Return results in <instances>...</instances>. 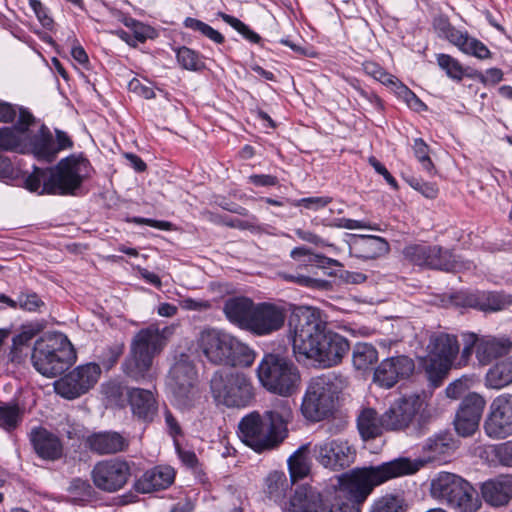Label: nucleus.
<instances>
[{
	"instance_id": "f257e3e1",
	"label": "nucleus",
	"mask_w": 512,
	"mask_h": 512,
	"mask_svg": "<svg viewBox=\"0 0 512 512\" xmlns=\"http://www.w3.org/2000/svg\"><path fill=\"white\" fill-rule=\"evenodd\" d=\"M457 441L449 431L428 437L422 445L423 458L398 457L378 465L355 468L348 474V487L354 502L363 503L374 488L390 480L416 474L427 463L452 455Z\"/></svg>"
},
{
	"instance_id": "f03ea898",
	"label": "nucleus",
	"mask_w": 512,
	"mask_h": 512,
	"mask_svg": "<svg viewBox=\"0 0 512 512\" xmlns=\"http://www.w3.org/2000/svg\"><path fill=\"white\" fill-rule=\"evenodd\" d=\"M293 352L317 363L321 368H330L342 362L350 350L348 340L327 328L320 311L311 307L297 308L290 320Z\"/></svg>"
},
{
	"instance_id": "7ed1b4c3",
	"label": "nucleus",
	"mask_w": 512,
	"mask_h": 512,
	"mask_svg": "<svg viewBox=\"0 0 512 512\" xmlns=\"http://www.w3.org/2000/svg\"><path fill=\"white\" fill-rule=\"evenodd\" d=\"M90 163L81 155L72 154L61 159L53 168L34 166L26 178V188L39 194L75 195L89 176Z\"/></svg>"
},
{
	"instance_id": "20e7f679",
	"label": "nucleus",
	"mask_w": 512,
	"mask_h": 512,
	"mask_svg": "<svg viewBox=\"0 0 512 512\" xmlns=\"http://www.w3.org/2000/svg\"><path fill=\"white\" fill-rule=\"evenodd\" d=\"M198 351L212 364L249 367L254 351L235 336L216 328H205L197 337Z\"/></svg>"
},
{
	"instance_id": "39448f33",
	"label": "nucleus",
	"mask_w": 512,
	"mask_h": 512,
	"mask_svg": "<svg viewBox=\"0 0 512 512\" xmlns=\"http://www.w3.org/2000/svg\"><path fill=\"white\" fill-rule=\"evenodd\" d=\"M346 378L334 371L312 377L302 397L300 411L311 422H319L333 414Z\"/></svg>"
},
{
	"instance_id": "423d86ee",
	"label": "nucleus",
	"mask_w": 512,
	"mask_h": 512,
	"mask_svg": "<svg viewBox=\"0 0 512 512\" xmlns=\"http://www.w3.org/2000/svg\"><path fill=\"white\" fill-rule=\"evenodd\" d=\"M430 495L457 512H477L482 502L474 486L462 476L439 472L430 481Z\"/></svg>"
},
{
	"instance_id": "0eeeda50",
	"label": "nucleus",
	"mask_w": 512,
	"mask_h": 512,
	"mask_svg": "<svg viewBox=\"0 0 512 512\" xmlns=\"http://www.w3.org/2000/svg\"><path fill=\"white\" fill-rule=\"evenodd\" d=\"M155 325L139 330L133 337L129 355L122 364L123 372L135 381L146 379L154 357L166 346L165 332Z\"/></svg>"
},
{
	"instance_id": "6e6552de",
	"label": "nucleus",
	"mask_w": 512,
	"mask_h": 512,
	"mask_svg": "<svg viewBox=\"0 0 512 512\" xmlns=\"http://www.w3.org/2000/svg\"><path fill=\"white\" fill-rule=\"evenodd\" d=\"M261 386L268 392L290 397L297 392L301 382L297 366L287 357L266 353L256 368Z\"/></svg>"
},
{
	"instance_id": "1a4fd4ad",
	"label": "nucleus",
	"mask_w": 512,
	"mask_h": 512,
	"mask_svg": "<svg viewBox=\"0 0 512 512\" xmlns=\"http://www.w3.org/2000/svg\"><path fill=\"white\" fill-rule=\"evenodd\" d=\"M31 359L39 373L56 377L74 363L76 354L67 337L59 335L36 341Z\"/></svg>"
},
{
	"instance_id": "9d476101",
	"label": "nucleus",
	"mask_w": 512,
	"mask_h": 512,
	"mask_svg": "<svg viewBox=\"0 0 512 512\" xmlns=\"http://www.w3.org/2000/svg\"><path fill=\"white\" fill-rule=\"evenodd\" d=\"M459 343L456 335L446 332H433L426 346L427 355L422 365L429 381L438 386L450 370L454 359L459 353Z\"/></svg>"
},
{
	"instance_id": "9b49d317",
	"label": "nucleus",
	"mask_w": 512,
	"mask_h": 512,
	"mask_svg": "<svg viewBox=\"0 0 512 512\" xmlns=\"http://www.w3.org/2000/svg\"><path fill=\"white\" fill-rule=\"evenodd\" d=\"M214 400L229 408H244L254 399L250 378L240 372L217 371L210 380Z\"/></svg>"
},
{
	"instance_id": "f8f14e48",
	"label": "nucleus",
	"mask_w": 512,
	"mask_h": 512,
	"mask_svg": "<svg viewBox=\"0 0 512 512\" xmlns=\"http://www.w3.org/2000/svg\"><path fill=\"white\" fill-rule=\"evenodd\" d=\"M168 385L172 392L173 402L180 409H188L194 405L199 396L197 388V371L190 356L181 353L169 371Z\"/></svg>"
},
{
	"instance_id": "ddd939ff",
	"label": "nucleus",
	"mask_w": 512,
	"mask_h": 512,
	"mask_svg": "<svg viewBox=\"0 0 512 512\" xmlns=\"http://www.w3.org/2000/svg\"><path fill=\"white\" fill-rule=\"evenodd\" d=\"M429 411L421 396L413 394L395 400L383 413L385 429L401 431L407 429L414 421L419 424V430L427 423Z\"/></svg>"
},
{
	"instance_id": "4468645a",
	"label": "nucleus",
	"mask_w": 512,
	"mask_h": 512,
	"mask_svg": "<svg viewBox=\"0 0 512 512\" xmlns=\"http://www.w3.org/2000/svg\"><path fill=\"white\" fill-rule=\"evenodd\" d=\"M238 428L241 440L256 452L272 449L282 441L267 419L258 412L243 417Z\"/></svg>"
},
{
	"instance_id": "2eb2a0df",
	"label": "nucleus",
	"mask_w": 512,
	"mask_h": 512,
	"mask_svg": "<svg viewBox=\"0 0 512 512\" xmlns=\"http://www.w3.org/2000/svg\"><path fill=\"white\" fill-rule=\"evenodd\" d=\"M403 254L407 260L420 267L457 272L463 266L449 250L439 246L413 244L405 247Z\"/></svg>"
},
{
	"instance_id": "dca6fc26",
	"label": "nucleus",
	"mask_w": 512,
	"mask_h": 512,
	"mask_svg": "<svg viewBox=\"0 0 512 512\" xmlns=\"http://www.w3.org/2000/svg\"><path fill=\"white\" fill-rule=\"evenodd\" d=\"M130 476L131 467L129 463L118 458L101 460L94 465L91 471L94 485L108 493L122 489Z\"/></svg>"
},
{
	"instance_id": "f3484780",
	"label": "nucleus",
	"mask_w": 512,
	"mask_h": 512,
	"mask_svg": "<svg viewBox=\"0 0 512 512\" xmlns=\"http://www.w3.org/2000/svg\"><path fill=\"white\" fill-rule=\"evenodd\" d=\"M316 461L324 468L339 471L349 467L355 459V449L346 440L326 439L312 448Z\"/></svg>"
},
{
	"instance_id": "a211bd4d",
	"label": "nucleus",
	"mask_w": 512,
	"mask_h": 512,
	"mask_svg": "<svg viewBox=\"0 0 512 512\" xmlns=\"http://www.w3.org/2000/svg\"><path fill=\"white\" fill-rule=\"evenodd\" d=\"M34 122L35 117L29 110H21L13 127L0 128V149L34 155L33 134L29 131Z\"/></svg>"
},
{
	"instance_id": "6ab92c4d",
	"label": "nucleus",
	"mask_w": 512,
	"mask_h": 512,
	"mask_svg": "<svg viewBox=\"0 0 512 512\" xmlns=\"http://www.w3.org/2000/svg\"><path fill=\"white\" fill-rule=\"evenodd\" d=\"M101 374L95 363L78 366L55 383L56 392L66 398L75 399L92 388Z\"/></svg>"
},
{
	"instance_id": "aec40b11",
	"label": "nucleus",
	"mask_w": 512,
	"mask_h": 512,
	"mask_svg": "<svg viewBox=\"0 0 512 512\" xmlns=\"http://www.w3.org/2000/svg\"><path fill=\"white\" fill-rule=\"evenodd\" d=\"M285 512H359L349 506H340L324 498L321 492L311 485L299 486L290 499Z\"/></svg>"
},
{
	"instance_id": "412c9836",
	"label": "nucleus",
	"mask_w": 512,
	"mask_h": 512,
	"mask_svg": "<svg viewBox=\"0 0 512 512\" xmlns=\"http://www.w3.org/2000/svg\"><path fill=\"white\" fill-rule=\"evenodd\" d=\"M286 309L269 302L255 305L248 331L257 336H267L283 328Z\"/></svg>"
},
{
	"instance_id": "4be33fe9",
	"label": "nucleus",
	"mask_w": 512,
	"mask_h": 512,
	"mask_svg": "<svg viewBox=\"0 0 512 512\" xmlns=\"http://www.w3.org/2000/svg\"><path fill=\"white\" fill-rule=\"evenodd\" d=\"M484 429L489 437L496 439L512 434V394H502L493 400Z\"/></svg>"
},
{
	"instance_id": "5701e85b",
	"label": "nucleus",
	"mask_w": 512,
	"mask_h": 512,
	"mask_svg": "<svg viewBox=\"0 0 512 512\" xmlns=\"http://www.w3.org/2000/svg\"><path fill=\"white\" fill-rule=\"evenodd\" d=\"M55 134L56 140L45 125L33 133L34 157L37 160L52 162L60 151L72 148L73 141L66 132L56 129Z\"/></svg>"
},
{
	"instance_id": "b1692460",
	"label": "nucleus",
	"mask_w": 512,
	"mask_h": 512,
	"mask_svg": "<svg viewBox=\"0 0 512 512\" xmlns=\"http://www.w3.org/2000/svg\"><path fill=\"white\" fill-rule=\"evenodd\" d=\"M414 361L405 355L384 359L374 371V382L384 388L393 387L398 381L408 378L414 371Z\"/></svg>"
},
{
	"instance_id": "393cba45",
	"label": "nucleus",
	"mask_w": 512,
	"mask_h": 512,
	"mask_svg": "<svg viewBox=\"0 0 512 512\" xmlns=\"http://www.w3.org/2000/svg\"><path fill=\"white\" fill-rule=\"evenodd\" d=\"M455 303L463 307L478 309L483 312H498L512 305V295L505 292L460 293Z\"/></svg>"
},
{
	"instance_id": "a878e982",
	"label": "nucleus",
	"mask_w": 512,
	"mask_h": 512,
	"mask_svg": "<svg viewBox=\"0 0 512 512\" xmlns=\"http://www.w3.org/2000/svg\"><path fill=\"white\" fill-rule=\"evenodd\" d=\"M442 31L445 38L462 53L480 60L490 59L492 57L489 48L480 40L470 36L467 32L458 30L450 26L447 22H443Z\"/></svg>"
},
{
	"instance_id": "bb28decb",
	"label": "nucleus",
	"mask_w": 512,
	"mask_h": 512,
	"mask_svg": "<svg viewBox=\"0 0 512 512\" xmlns=\"http://www.w3.org/2000/svg\"><path fill=\"white\" fill-rule=\"evenodd\" d=\"M85 444L98 455H109L125 451L129 440L117 431H100L88 435Z\"/></svg>"
},
{
	"instance_id": "cd10ccee",
	"label": "nucleus",
	"mask_w": 512,
	"mask_h": 512,
	"mask_svg": "<svg viewBox=\"0 0 512 512\" xmlns=\"http://www.w3.org/2000/svg\"><path fill=\"white\" fill-rule=\"evenodd\" d=\"M484 501L492 507L506 506L512 499V477L500 475L484 481L480 486Z\"/></svg>"
},
{
	"instance_id": "c85d7f7f",
	"label": "nucleus",
	"mask_w": 512,
	"mask_h": 512,
	"mask_svg": "<svg viewBox=\"0 0 512 512\" xmlns=\"http://www.w3.org/2000/svg\"><path fill=\"white\" fill-rule=\"evenodd\" d=\"M127 397L133 416L143 422L151 423L158 413V404L153 393L146 389L130 388Z\"/></svg>"
},
{
	"instance_id": "c756f323",
	"label": "nucleus",
	"mask_w": 512,
	"mask_h": 512,
	"mask_svg": "<svg viewBox=\"0 0 512 512\" xmlns=\"http://www.w3.org/2000/svg\"><path fill=\"white\" fill-rule=\"evenodd\" d=\"M389 243L382 237L373 235L354 236L349 243V253L364 260H371L386 255Z\"/></svg>"
},
{
	"instance_id": "7c9ffc66",
	"label": "nucleus",
	"mask_w": 512,
	"mask_h": 512,
	"mask_svg": "<svg viewBox=\"0 0 512 512\" xmlns=\"http://www.w3.org/2000/svg\"><path fill=\"white\" fill-rule=\"evenodd\" d=\"M175 472L170 466L158 465L146 472L135 482L134 488L139 493H151L168 488L174 481Z\"/></svg>"
},
{
	"instance_id": "2f4dec72",
	"label": "nucleus",
	"mask_w": 512,
	"mask_h": 512,
	"mask_svg": "<svg viewBox=\"0 0 512 512\" xmlns=\"http://www.w3.org/2000/svg\"><path fill=\"white\" fill-rule=\"evenodd\" d=\"M255 305L247 297H230L224 303L223 312L229 322L248 331Z\"/></svg>"
},
{
	"instance_id": "473e14b6",
	"label": "nucleus",
	"mask_w": 512,
	"mask_h": 512,
	"mask_svg": "<svg viewBox=\"0 0 512 512\" xmlns=\"http://www.w3.org/2000/svg\"><path fill=\"white\" fill-rule=\"evenodd\" d=\"M31 442L35 452L42 459L55 461L60 459L63 455L61 440L44 428H38L32 431Z\"/></svg>"
},
{
	"instance_id": "72a5a7b5",
	"label": "nucleus",
	"mask_w": 512,
	"mask_h": 512,
	"mask_svg": "<svg viewBox=\"0 0 512 512\" xmlns=\"http://www.w3.org/2000/svg\"><path fill=\"white\" fill-rule=\"evenodd\" d=\"M512 350V342L508 337L485 335L480 337L476 350L478 361L487 365L492 360L508 354Z\"/></svg>"
},
{
	"instance_id": "f704fd0d",
	"label": "nucleus",
	"mask_w": 512,
	"mask_h": 512,
	"mask_svg": "<svg viewBox=\"0 0 512 512\" xmlns=\"http://www.w3.org/2000/svg\"><path fill=\"white\" fill-rule=\"evenodd\" d=\"M265 419L271 424L272 430L282 438L286 437L287 425L293 419V410L290 402L285 399H276L270 410L264 413Z\"/></svg>"
},
{
	"instance_id": "c9c22d12",
	"label": "nucleus",
	"mask_w": 512,
	"mask_h": 512,
	"mask_svg": "<svg viewBox=\"0 0 512 512\" xmlns=\"http://www.w3.org/2000/svg\"><path fill=\"white\" fill-rule=\"evenodd\" d=\"M357 428L364 440L374 439L385 429L383 414L378 415L373 408H363L357 416Z\"/></svg>"
},
{
	"instance_id": "e433bc0d",
	"label": "nucleus",
	"mask_w": 512,
	"mask_h": 512,
	"mask_svg": "<svg viewBox=\"0 0 512 512\" xmlns=\"http://www.w3.org/2000/svg\"><path fill=\"white\" fill-rule=\"evenodd\" d=\"M312 448L310 443L301 445L289 458L288 469L290 473L291 482H296L300 479L307 477L312 468V460L310 454Z\"/></svg>"
},
{
	"instance_id": "4c0bfd02",
	"label": "nucleus",
	"mask_w": 512,
	"mask_h": 512,
	"mask_svg": "<svg viewBox=\"0 0 512 512\" xmlns=\"http://www.w3.org/2000/svg\"><path fill=\"white\" fill-rule=\"evenodd\" d=\"M479 456L492 467L512 468V440L484 446Z\"/></svg>"
},
{
	"instance_id": "58836bf2",
	"label": "nucleus",
	"mask_w": 512,
	"mask_h": 512,
	"mask_svg": "<svg viewBox=\"0 0 512 512\" xmlns=\"http://www.w3.org/2000/svg\"><path fill=\"white\" fill-rule=\"evenodd\" d=\"M486 386L502 389L512 383V356L491 367L486 374Z\"/></svg>"
},
{
	"instance_id": "ea45409f",
	"label": "nucleus",
	"mask_w": 512,
	"mask_h": 512,
	"mask_svg": "<svg viewBox=\"0 0 512 512\" xmlns=\"http://www.w3.org/2000/svg\"><path fill=\"white\" fill-rule=\"evenodd\" d=\"M378 360V352L372 344L356 343L352 350V363L357 370H368Z\"/></svg>"
},
{
	"instance_id": "a19ab883",
	"label": "nucleus",
	"mask_w": 512,
	"mask_h": 512,
	"mask_svg": "<svg viewBox=\"0 0 512 512\" xmlns=\"http://www.w3.org/2000/svg\"><path fill=\"white\" fill-rule=\"evenodd\" d=\"M293 482L289 481L284 472H272L266 479V492L268 497L275 502L285 499Z\"/></svg>"
},
{
	"instance_id": "79ce46f5",
	"label": "nucleus",
	"mask_w": 512,
	"mask_h": 512,
	"mask_svg": "<svg viewBox=\"0 0 512 512\" xmlns=\"http://www.w3.org/2000/svg\"><path fill=\"white\" fill-rule=\"evenodd\" d=\"M407 508L403 495L385 494L374 501L370 512H407Z\"/></svg>"
},
{
	"instance_id": "37998d69",
	"label": "nucleus",
	"mask_w": 512,
	"mask_h": 512,
	"mask_svg": "<svg viewBox=\"0 0 512 512\" xmlns=\"http://www.w3.org/2000/svg\"><path fill=\"white\" fill-rule=\"evenodd\" d=\"M485 407V400L477 393H469L462 400L460 407L457 411L464 416L473 417L480 420L482 412Z\"/></svg>"
},
{
	"instance_id": "c03bdc74",
	"label": "nucleus",
	"mask_w": 512,
	"mask_h": 512,
	"mask_svg": "<svg viewBox=\"0 0 512 512\" xmlns=\"http://www.w3.org/2000/svg\"><path fill=\"white\" fill-rule=\"evenodd\" d=\"M439 67L446 75L455 81H461L464 77V69L461 63L452 56L440 53L436 57Z\"/></svg>"
},
{
	"instance_id": "a18cd8bd",
	"label": "nucleus",
	"mask_w": 512,
	"mask_h": 512,
	"mask_svg": "<svg viewBox=\"0 0 512 512\" xmlns=\"http://www.w3.org/2000/svg\"><path fill=\"white\" fill-rule=\"evenodd\" d=\"M290 256L295 260H298L303 256H309L308 262L320 268H326L328 266H342L338 260L328 258L323 255L312 254L309 249L303 246L294 248L291 251Z\"/></svg>"
},
{
	"instance_id": "49530a36",
	"label": "nucleus",
	"mask_w": 512,
	"mask_h": 512,
	"mask_svg": "<svg viewBox=\"0 0 512 512\" xmlns=\"http://www.w3.org/2000/svg\"><path fill=\"white\" fill-rule=\"evenodd\" d=\"M364 72L373 77L374 79L380 81L381 83L387 86H397L398 80L395 76L389 74L382 68L379 64L372 61H366L363 63Z\"/></svg>"
},
{
	"instance_id": "de8ad7c7",
	"label": "nucleus",
	"mask_w": 512,
	"mask_h": 512,
	"mask_svg": "<svg viewBox=\"0 0 512 512\" xmlns=\"http://www.w3.org/2000/svg\"><path fill=\"white\" fill-rule=\"evenodd\" d=\"M177 61L178 63L187 70L196 71L199 70L203 63L199 58V55L188 47H181L177 50Z\"/></svg>"
},
{
	"instance_id": "09e8293b",
	"label": "nucleus",
	"mask_w": 512,
	"mask_h": 512,
	"mask_svg": "<svg viewBox=\"0 0 512 512\" xmlns=\"http://www.w3.org/2000/svg\"><path fill=\"white\" fill-rule=\"evenodd\" d=\"M21 420L20 409L14 406H0V427L7 431L14 429Z\"/></svg>"
},
{
	"instance_id": "8fccbe9b",
	"label": "nucleus",
	"mask_w": 512,
	"mask_h": 512,
	"mask_svg": "<svg viewBox=\"0 0 512 512\" xmlns=\"http://www.w3.org/2000/svg\"><path fill=\"white\" fill-rule=\"evenodd\" d=\"M415 157L421 163L422 168L429 174L433 173L434 164L429 156V147L421 138H416L413 144Z\"/></svg>"
},
{
	"instance_id": "3c124183",
	"label": "nucleus",
	"mask_w": 512,
	"mask_h": 512,
	"mask_svg": "<svg viewBox=\"0 0 512 512\" xmlns=\"http://www.w3.org/2000/svg\"><path fill=\"white\" fill-rule=\"evenodd\" d=\"M218 15L222 18L224 22L233 27L246 39L250 40L253 43H258L260 41V36L254 31H252L245 23H243L239 19L222 12L218 13Z\"/></svg>"
},
{
	"instance_id": "603ef678",
	"label": "nucleus",
	"mask_w": 512,
	"mask_h": 512,
	"mask_svg": "<svg viewBox=\"0 0 512 512\" xmlns=\"http://www.w3.org/2000/svg\"><path fill=\"white\" fill-rule=\"evenodd\" d=\"M218 15L222 18L224 22L233 27L246 39L250 40L253 43H258L260 41V36L254 31H252L245 23H243L239 19L222 12L218 13Z\"/></svg>"
},
{
	"instance_id": "864d4df0",
	"label": "nucleus",
	"mask_w": 512,
	"mask_h": 512,
	"mask_svg": "<svg viewBox=\"0 0 512 512\" xmlns=\"http://www.w3.org/2000/svg\"><path fill=\"white\" fill-rule=\"evenodd\" d=\"M479 421L473 417L464 416V414L456 413L454 426L457 433L461 436H470L478 428Z\"/></svg>"
},
{
	"instance_id": "5fc2aeb1",
	"label": "nucleus",
	"mask_w": 512,
	"mask_h": 512,
	"mask_svg": "<svg viewBox=\"0 0 512 512\" xmlns=\"http://www.w3.org/2000/svg\"><path fill=\"white\" fill-rule=\"evenodd\" d=\"M283 278L287 281L309 288L324 289L328 286V282L326 280L316 279L301 274H283Z\"/></svg>"
},
{
	"instance_id": "6e6d98bb",
	"label": "nucleus",
	"mask_w": 512,
	"mask_h": 512,
	"mask_svg": "<svg viewBox=\"0 0 512 512\" xmlns=\"http://www.w3.org/2000/svg\"><path fill=\"white\" fill-rule=\"evenodd\" d=\"M224 224L231 228L249 230L251 232H260L263 230L258 218L255 215H250L247 219L233 218L225 221Z\"/></svg>"
},
{
	"instance_id": "4d7b16f0",
	"label": "nucleus",
	"mask_w": 512,
	"mask_h": 512,
	"mask_svg": "<svg viewBox=\"0 0 512 512\" xmlns=\"http://www.w3.org/2000/svg\"><path fill=\"white\" fill-rule=\"evenodd\" d=\"M45 304L36 293H21L18 296V304L21 309L30 312L40 311Z\"/></svg>"
},
{
	"instance_id": "13d9d810",
	"label": "nucleus",
	"mask_w": 512,
	"mask_h": 512,
	"mask_svg": "<svg viewBox=\"0 0 512 512\" xmlns=\"http://www.w3.org/2000/svg\"><path fill=\"white\" fill-rule=\"evenodd\" d=\"M21 110H28L22 106H18L6 101L0 100V122L12 123L20 117Z\"/></svg>"
},
{
	"instance_id": "bf43d9fd",
	"label": "nucleus",
	"mask_w": 512,
	"mask_h": 512,
	"mask_svg": "<svg viewBox=\"0 0 512 512\" xmlns=\"http://www.w3.org/2000/svg\"><path fill=\"white\" fill-rule=\"evenodd\" d=\"M125 25L132 30V39L135 46L143 43L149 37L150 27L130 18L125 21Z\"/></svg>"
},
{
	"instance_id": "052dcab7",
	"label": "nucleus",
	"mask_w": 512,
	"mask_h": 512,
	"mask_svg": "<svg viewBox=\"0 0 512 512\" xmlns=\"http://www.w3.org/2000/svg\"><path fill=\"white\" fill-rule=\"evenodd\" d=\"M332 202V198L329 196H315V197H306L299 199L295 205L298 207H304L309 210H320L326 207L328 204Z\"/></svg>"
},
{
	"instance_id": "680f3d73",
	"label": "nucleus",
	"mask_w": 512,
	"mask_h": 512,
	"mask_svg": "<svg viewBox=\"0 0 512 512\" xmlns=\"http://www.w3.org/2000/svg\"><path fill=\"white\" fill-rule=\"evenodd\" d=\"M68 492L76 497L85 498L92 495L93 488L87 480L75 478L70 482Z\"/></svg>"
},
{
	"instance_id": "e2e57ef3",
	"label": "nucleus",
	"mask_w": 512,
	"mask_h": 512,
	"mask_svg": "<svg viewBox=\"0 0 512 512\" xmlns=\"http://www.w3.org/2000/svg\"><path fill=\"white\" fill-rule=\"evenodd\" d=\"M29 5L43 27L50 29L53 19L48 15L47 8L39 0H29Z\"/></svg>"
},
{
	"instance_id": "0e129e2a",
	"label": "nucleus",
	"mask_w": 512,
	"mask_h": 512,
	"mask_svg": "<svg viewBox=\"0 0 512 512\" xmlns=\"http://www.w3.org/2000/svg\"><path fill=\"white\" fill-rule=\"evenodd\" d=\"M410 186L416 191L420 192L426 198H436L438 194V188L435 184L423 182L419 179L412 178L409 181Z\"/></svg>"
},
{
	"instance_id": "69168bd1",
	"label": "nucleus",
	"mask_w": 512,
	"mask_h": 512,
	"mask_svg": "<svg viewBox=\"0 0 512 512\" xmlns=\"http://www.w3.org/2000/svg\"><path fill=\"white\" fill-rule=\"evenodd\" d=\"M34 337L33 332L31 331H23L20 334L13 337L12 341V350L13 359L18 357V353L22 352L24 347H29L30 341Z\"/></svg>"
},
{
	"instance_id": "338daca9",
	"label": "nucleus",
	"mask_w": 512,
	"mask_h": 512,
	"mask_svg": "<svg viewBox=\"0 0 512 512\" xmlns=\"http://www.w3.org/2000/svg\"><path fill=\"white\" fill-rule=\"evenodd\" d=\"M462 341V358L467 360L472 355L474 349L475 351L477 350L478 344L480 342V337H478L475 333H464L462 335Z\"/></svg>"
},
{
	"instance_id": "774afa93",
	"label": "nucleus",
	"mask_w": 512,
	"mask_h": 512,
	"mask_svg": "<svg viewBox=\"0 0 512 512\" xmlns=\"http://www.w3.org/2000/svg\"><path fill=\"white\" fill-rule=\"evenodd\" d=\"M468 389V379H457L447 386L446 395L451 399H458L464 395Z\"/></svg>"
}]
</instances>
